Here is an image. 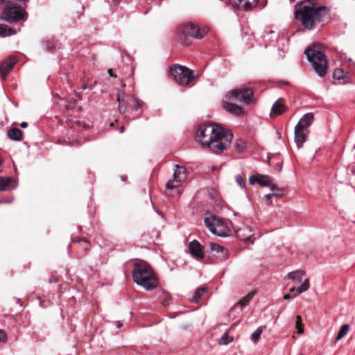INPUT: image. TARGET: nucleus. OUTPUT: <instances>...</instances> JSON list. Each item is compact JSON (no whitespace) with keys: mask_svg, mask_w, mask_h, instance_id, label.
Returning <instances> with one entry per match:
<instances>
[{"mask_svg":"<svg viewBox=\"0 0 355 355\" xmlns=\"http://www.w3.org/2000/svg\"><path fill=\"white\" fill-rule=\"evenodd\" d=\"M196 139L202 147L219 155L230 147L233 133L220 125L207 123L199 127Z\"/></svg>","mask_w":355,"mask_h":355,"instance_id":"1","label":"nucleus"},{"mask_svg":"<svg viewBox=\"0 0 355 355\" xmlns=\"http://www.w3.org/2000/svg\"><path fill=\"white\" fill-rule=\"evenodd\" d=\"M329 11V8L320 5L316 0H302L296 3L294 14L304 29L311 31L322 22Z\"/></svg>","mask_w":355,"mask_h":355,"instance_id":"2","label":"nucleus"},{"mask_svg":"<svg viewBox=\"0 0 355 355\" xmlns=\"http://www.w3.org/2000/svg\"><path fill=\"white\" fill-rule=\"evenodd\" d=\"M132 278L137 285L144 287L146 291H153L157 286V279L153 270L145 261L134 263Z\"/></svg>","mask_w":355,"mask_h":355,"instance_id":"3","label":"nucleus"},{"mask_svg":"<svg viewBox=\"0 0 355 355\" xmlns=\"http://www.w3.org/2000/svg\"><path fill=\"white\" fill-rule=\"evenodd\" d=\"M308 61L313 67L314 71L321 78L327 73L328 61L325 54L321 51L320 44H313L304 51Z\"/></svg>","mask_w":355,"mask_h":355,"instance_id":"4","label":"nucleus"},{"mask_svg":"<svg viewBox=\"0 0 355 355\" xmlns=\"http://www.w3.org/2000/svg\"><path fill=\"white\" fill-rule=\"evenodd\" d=\"M208 31L209 29L206 26H199L193 23L187 22L178 28L177 37L182 45L189 46L191 43L190 37L201 40L207 34Z\"/></svg>","mask_w":355,"mask_h":355,"instance_id":"5","label":"nucleus"},{"mask_svg":"<svg viewBox=\"0 0 355 355\" xmlns=\"http://www.w3.org/2000/svg\"><path fill=\"white\" fill-rule=\"evenodd\" d=\"M28 14L21 6L14 3L6 6L0 15V19L8 23L24 22Z\"/></svg>","mask_w":355,"mask_h":355,"instance_id":"6","label":"nucleus"},{"mask_svg":"<svg viewBox=\"0 0 355 355\" xmlns=\"http://www.w3.org/2000/svg\"><path fill=\"white\" fill-rule=\"evenodd\" d=\"M205 224L212 234L220 237L228 236V228L224 221L211 213L205 214Z\"/></svg>","mask_w":355,"mask_h":355,"instance_id":"7","label":"nucleus"},{"mask_svg":"<svg viewBox=\"0 0 355 355\" xmlns=\"http://www.w3.org/2000/svg\"><path fill=\"white\" fill-rule=\"evenodd\" d=\"M170 73L174 77L176 83L183 86L189 85L194 79L193 71L180 64L173 65L170 69Z\"/></svg>","mask_w":355,"mask_h":355,"instance_id":"8","label":"nucleus"},{"mask_svg":"<svg viewBox=\"0 0 355 355\" xmlns=\"http://www.w3.org/2000/svg\"><path fill=\"white\" fill-rule=\"evenodd\" d=\"M253 91L250 87H240L228 92L226 98L231 101H236L245 105L252 102Z\"/></svg>","mask_w":355,"mask_h":355,"instance_id":"9","label":"nucleus"},{"mask_svg":"<svg viewBox=\"0 0 355 355\" xmlns=\"http://www.w3.org/2000/svg\"><path fill=\"white\" fill-rule=\"evenodd\" d=\"M17 62V59L15 56H10L3 60L0 64V78L1 80H5L7 75L11 71Z\"/></svg>","mask_w":355,"mask_h":355,"instance_id":"10","label":"nucleus"},{"mask_svg":"<svg viewBox=\"0 0 355 355\" xmlns=\"http://www.w3.org/2000/svg\"><path fill=\"white\" fill-rule=\"evenodd\" d=\"M204 247L196 239L189 243V250L191 255L197 261H202L204 257Z\"/></svg>","mask_w":355,"mask_h":355,"instance_id":"11","label":"nucleus"},{"mask_svg":"<svg viewBox=\"0 0 355 355\" xmlns=\"http://www.w3.org/2000/svg\"><path fill=\"white\" fill-rule=\"evenodd\" d=\"M309 132L308 130H304L300 128H297V126L295 127V141L298 148H300L306 141Z\"/></svg>","mask_w":355,"mask_h":355,"instance_id":"12","label":"nucleus"},{"mask_svg":"<svg viewBox=\"0 0 355 355\" xmlns=\"http://www.w3.org/2000/svg\"><path fill=\"white\" fill-rule=\"evenodd\" d=\"M284 101V99L283 98H279L273 103L270 114V117L279 116L286 110Z\"/></svg>","mask_w":355,"mask_h":355,"instance_id":"13","label":"nucleus"},{"mask_svg":"<svg viewBox=\"0 0 355 355\" xmlns=\"http://www.w3.org/2000/svg\"><path fill=\"white\" fill-rule=\"evenodd\" d=\"M17 184L10 177H0V191L15 189Z\"/></svg>","mask_w":355,"mask_h":355,"instance_id":"14","label":"nucleus"},{"mask_svg":"<svg viewBox=\"0 0 355 355\" xmlns=\"http://www.w3.org/2000/svg\"><path fill=\"white\" fill-rule=\"evenodd\" d=\"M231 1L234 6L247 10L256 6L258 0H231Z\"/></svg>","mask_w":355,"mask_h":355,"instance_id":"15","label":"nucleus"},{"mask_svg":"<svg viewBox=\"0 0 355 355\" xmlns=\"http://www.w3.org/2000/svg\"><path fill=\"white\" fill-rule=\"evenodd\" d=\"M313 119L314 115L313 113H306L303 115L295 126H297V128H300L304 130H308L309 127L312 124Z\"/></svg>","mask_w":355,"mask_h":355,"instance_id":"16","label":"nucleus"},{"mask_svg":"<svg viewBox=\"0 0 355 355\" xmlns=\"http://www.w3.org/2000/svg\"><path fill=\"white\" fill-rule=\"evenodd\" d=\"M210 250L211 252H215L214 255L216 257L222 260H225L228 257L227 251L223 246L216 243H210Z\"/></svg>","mask_w":355,"mask_h":355,"instance_id":"17","label":"nucleus"},{"mask_svg":"<svg viewBox=\"0 0 355 355\" xmlns=\"http://www.w3.org/2000/svg\"><path fill=\"white\" fill-rule=\"evenodd\" d=\"M254 234H252V230L250 227L245 226L243 228H239L237 230V236L238 237L245 241H250L251 236Z\"/></svg>","mask_w":355,"mask_h":355,"instance_id":"18","label":"nucleus"},{"mask_svg":"<svg viewBox=\"0 0 355 355\" xmlns=\"http://www.w3.org/2000/svg\"><path fill=\"white\" fill-rule=\"evenodd\" d=\"M310 287L309 280L306 279L303 282V283L297 288H291L290 289V293L293 295V296H297V295L307 291Z\"/></svg>","mask_w":355,"mask_h":355,"instance_id":"19","label":"nucleus"},{"mask_svg":"<svg viewBox=\"0 0 355 355\" xmlns=\"http://www.w3.org/2000/svg\"><path fill=\"white\" fill-rule=\"evenodd\" d=\"M7 135L11 140L17 141L22 140L23 132L17 128H12L8 130Z\"/></svg>","mask_w":355,"mask_h":355,"instance_id":"20","label":"nucleus"},{"mask_svg":"<svg viewBox=\"0 0 355 355\" xmlns=\"http://www.w3.org/2000/svg\"><path fill=\"white\" fill-rule=\"evenodd\" d=\"M223 107L230 113L234 114L237 116H239L243 113L242 107L234 103H225Z\"/></svg>","mask_w":355,"mask_h":355,"instance_id":"21","label":"nucleus"},{"mask_svg":"<svg viewBox=\"0 0 355 355\" xmlns=\"http://www.w3.org/2000/svg\"><path fill=\"white\" fill-rule=\"evenodd\" d=\"M304 274L305 272L303 270H297L288 273L284 278L291 279L296 282H300L302 279Z\"/></svg>","mask_w":355,"mask_h":355,"instance_id":"22","label":"nucleus"},{"mask_svg":"<svg viewBox=\"0 0 355 355\" xmlns=\"http://www.w3.org/2000/svg\"><path fill=\"white\" fill-rule=\"evenodd\" d=\"M17 33V31L10 28L8 25L6 24H0V36L2 37H5L7 36H10L15 35Z\"/></svg>","mask_w":355,"mask_h":355,"instance_id":"23","label":"nucleus"},{"mask_svg":"<svg viewBox=\"0 0 355 355\" xmlns=\"http://www.w3.org/2000/svg\"><path fill=\"white\" fill-rule=\"evenodd\" d=\"M272 178L267 175L258 174V178H257V182L261 187H268L270 185Z\"/></svg>","mask_w":355,"mask_h":355,"instance_id":"24","label":"nucleus"},{"mask_svg":"<svg viewBox=\"0 0 355 355\" xmlns=\"http://www.w3.org/2000/svg\"><path fill=\"white\" fill-rule=\"evenodd\" d=\"M207 287H199L197 288L193 296L190 298V301L192 302H198L205 292H207Z\"/></svg>","mask_w":355,"mask_h":355,"instance_id":"25","label":"nucleus"},{"mask_svg":"<svg viewBox=\"0 0 355 355\" xmlns=\"http://www.w3.org/2000/svg\"><path fill=\"white\" fill-rule=\"evenodd\" d=\"M179 170H175L173 173V179L175 182H181L183 179L185 178L184 175V169L179 166V165L175 166Z\"/></svg>","mask_w":355,"mask_h":355,"instance_id":"26","label":"nucleus"},{"mask_svg":"<svg viewBox=\"0 0 355 355\" xmlns=\"http://www.w3.org/2000/svg\"><path fill=\"white\" fill-rule=\"evenodd\" d=\"M256 293V291H252L251 292H250L246 296H245L244 297H243L242 299H241L239 302L236 304V305H240L241 307H243L245 306H246L248 304V303L252 300V298L254 297V295H255Z\"/></svg>","mask_w":355,"mask_h":355,"instance_id":"27","label":"nucleus"},{"mask_svg":"<svg viewBox=\"0 0 355 355\" xmlns=\"http://www.w3.org/2000/svg\"><path fill=\"white\" fill-rule=\"evenodd\" d=\"M234 148L235 150L238 153H241L245 149L246 142L241 139H236V143L234 144Z\"/></svg>","mask_w":355,"mask_h":355,"instance_id":"28","label":"nucleus"},{"mask_svg":"<svg viewBox=\"0 0 355 355\" xmlns=\"http://www.w3.org/2000/svg\"><path fill=\"white\" fill-rule=\"evenodd\" d=\"M123 94H118L117 101L119 102V110L121 114H124L127 110V106L123 104L124 100L122 98Z\"/></svg>","mask_w":355,"mask_h":355,"instance_id":"29","label":"nucleus"},{"mask_svg":"<svg viewBox=\"0 0 355 355\" xmlns=\"http://www.w3.org/2000/svg\"><path fill=\"white\" fill-rule=\"evenodd\" d=\"M349 329V325L347 324H343L340 329L339 330V332L336 337V341L340 340L342 339L347 333L348 330Z\"/></svg>","mask_w":355,"mask_h":355,"instance_id":"30","label":"nucleus"},{"mask_svg":"<svg viewBox=\"0 0 355 355\" xmlns=\"http://www.w3.org/2000/svg\"><path fill=\"white\" fill-rule=\"evenodd\" d=\"M261 334H262V329L261 328H258L255 331H254L252 334V336H251L252 341L254 342V343H257Z\"/></svg>","mask_w":355,"mask_h":355,"instance_id":"31","label":"nucleus"},{"mask_svg":"<svg viewBox=\"0 0 355 355\" xmlns=\"http://www.w3.org/2000/svg\"><path fill=\"white\" fill-rule=\"evenodd\" d=\"M232 338L230 339L228 334L225 333L219 340V344L222 345H226L232 341Z\"/></svg>","mask_w":355,"mask_h":355,"instance_id":"32","label":"nucleus"},{"mask_svg":"<svg viewBox=\"0 0 355 355\" xmlns=\"http://www.w3.org/2000/svg\"><path fill=\"white\" fill-rule=\"evenodd\" d=\"M163 295H164V297L162 299V304L164 306H167L169 304V303L171 300V297L169 293H168L167 292H165V291L163 293Z\"/></svg>","mask_w":355,"mask_h":355,"instance_id":"33","label":"nucleus"},{"mask_svg":"<svg viewBox=\"0 0 355 355\" xmlns=\"http://www.w3.org/2000/svg\"><path fill=\"white\" fill-rule=\"evenodd\" d=\"M235 179H236V183L241 187V188H242L243 189H246V186L244 182L243 178L241 175H239V174L236 175L235 177Z\"/></svg>","mask_w":355,"mask_h":355,"instance_id":"34","label":"nucleus"},{"mask_svg":"<svg viewBox=\"0 0 355 355\" xmlns=\"http://www.w3.org/2000/svg\"><path fill=\"white\" fill-rule=\"evenodd\" d=\"M343 73L344 72L343 70L337 69L336 70H335L334 73V78L337 80H341L344 76Z\"/></svg>","mask_w":355,"mask_h":355,"instance_id":"35","label":"nucleus"},{"mask_svg":"<svg viewBox=\"0 0 355 355\" xmlns=\"http://www.w3.org/2000/svg\"><path fill=\"white\" fill-rule=\"evenodd\" d=\"M296 328L298 334L303 333V329L302 327V320L300 316L296 317Z\"/></svg>","mask_w":355,"mask_h":355,"instance_id":"36","label":"nucleus"},{"mask_svg":"<svg viewBox=\"0 0 355 355\" xmlns=\"http://www.w3.org/2000/svg\"><path fill=\"white\" fill-rule=\"evenodd\" d=\"M42 46H43V48L46 50H51L55 47L54 44L50 41H44L42 42Z\"/></svg>","mask_w":355,"mask_h":355,"instance_id":"37","label":"nucleus"},{"mask_svg":"<svg viewBox=\"0 0 355 355\" xmlns=\"http://www.w3.org/2000/svg\"><path fill=\"white\" fill-rule=\"evenodd\" d=\"M133 103L136 110L141 108L143 105V102L137 98H133Z\"/></svg>","mask_w":355,"mask_h":355,"instance_id":"38","label":"nucleus"},{"mask_svg":"<svg viewBox=\"0 0 355 355\" xmlns=\"http://www.w3.org/2000/svg\"><path fill=\"white\" fill-rule=\"evenodd\" d=\"M175 180H174V179L173 180H170L168 181L166 184V188L168 189H175L176 187H178V184H174V182Z\"/></svg>","mask_w":355,"mask_h":355,"instance_id":"39","label":"nucleus"},{"mask_svg":"<svg viewBox=\"0 0 355 355\" xmlns=\"http://www.w3.org/2000/svg\"><path fill=\"white\" fill-rule=\"evenodd\" d=\"M268 187H269L271 191H278L277 193H281V194L282 193V191L279 189L277 186L274 184H272V182H270V185L268 186Z\"/></svg>","mask_w":355,"mask_h":355,"instance_id":"40","label":"nucleus"},{"mask_svg":"<svg viewBox=\"0 0 355 355\" xmlns=\"http://www.w3.org/2000/svg\"><path fill=\"white\" fill-rule=\"evenodd\" d=\"M281 196V193H268V194L265 195V198H266V200L268 201V204L270 205V202H269V200L271 198L277 197V196Z\"/></svg>","mask_w":355,"mask_h":355,"instance_id":"41","label":"nucleus"},{"mask_svg":"<svg viewBox=\"0 0 355 355\" xmlns=\"http://www.w3.org/2000/svg\"><path fill=\"white\" fill-rule=\"evenodd\" d=\"M257 178H258V175H251L249 178V184L252 185L254 184L255 182H257Z\"/></svg>","mask_w":355,"mask_h":355,"instance_id":"42","label":"nucleus"},{"mask_svg":"<svg viewBox=\"0 0 355 355\" xmlns=\"http://www.w3.org/2000/svg\"><path fill=\"white\" fill-rule=\"evenodd\" d=\"M73 128L85 127V125L81 121H76L71 126Z\"/></svg>","mask_w":355,"mask_h":355,"instance_id":"43","label":"nucleus"},{"mask_svg":"<svg viewBox=\"0 0 355 355\" xmlns=\"http://www.w3.org/2000/svg\"><path fill=\"white\" fill-rule=\"evenodd\" d=\"M6 338V334L3 330H0V341H5Z\"/></svg>","mask_w":355,"mask_h":355,"instance_id":"44","label":"nucleus"},{"mask_svg":"<svg viewBox=\"0 0 355 355\" xmlns=\"http://www.w3.org/2000/svg\"><path fill=\"white\" fill-rule=\"evenodd\" d=\"M270 35H275L276 36V34L274 31H270V32H268L265 36V39L267 40H270L271 37Z\"/></svg>","mask_w":355,"mask_h":355,"instance_id":"45","label":"nucleus"},{"mask_svg":"<svg viewBox=\"0 0 355 355\" xmlns=\"http://www.w3.org/2000/svg\"><path fill=\"white\" fill-rule=\"evenodd\" d=\"M73 242H80V241H85V242H87V240L86 238H76V239H73L72 240Z\"/></svg>","mask_w":355,"mask_h":355,"instance_id":"46","label":"nucleus"},{"mask_svg":"<svg viewBox=\"0 0 355 355\" xmlns=\"http://www.w3.org/2000/svg\"><path fill=\"white\" fill-rule=\"evenodd\" d=\"M347 171H348L347 172L348 173H351L352 174H355V170H354V168L353 167L348 168H347Z\"/></svg>","mask_w":355,"mask_h":355,"instance_id":"47","label":"nucleus"},{"mask_svg":"<svg viewBox=\"0 0 355 355\" xmlns=\"http://www.w3.org/2000/svg\"><path fill=\"white\" fill-rule=\"evenodd\" d=\"M20 126L22 128H26L28 127V123L27 122H21L20 123Z\"/></svg>","mask_w":355,"mask_h":355,"instance_id":"48","label":"nucleus"},{"mask_svg":"<svg viewBox=\"0 0 355 355\" xmlns=\"http://www.w3.org/2000/svg\"><path fill=\"white\" fill-rule=\"evenodd\" d=\"M116 327L117 328L120 329V328L122 327L123 324L121 322H116Z\"/></svg>","mask_w":355,"mask_h":355,"instance_id":"49","label":"nucleus"},{"mask_svg":"<svg viewBox=\"0 0 355 355\" xmlns=\"http://www.w3.org/2000/svg\"><path fill=\"white\" fill-rule=\"evenodd\" d=\"M80 142L79 141H70L69 144L70 145H76V144H79Z\"/></svg>","mask_w":355,"mask_h":355,"instance_id":"50","label":"nucleus"},{"mask_svg":"<svg viewBox=\"0 0 355 355\" xmlns=\"http://www.w3.org/2000/svg\"><path fill=\"white\" fill-rule=\"evenodd\" d=\"M291 298V295L290 294H286L284 295V300H288V299H290Z\"/></svg>","mask_w":355,"mask_h":355,"instance_id":"51","label":"nucleus"},{"mask_svg":"<svg viewBox=\"0 0 355 355\" xmlns=\"http://www.w3.org/2000/svg\"><path fill=\"white\" fill-rule=\"evenodd\" d=\"M17 304H19L20 305V306H21H21H22V305H23V304H22V302H21V299H19V298H17Z\"/></svg>","mask_w":355,"mask_h":355,"instance_id":"52","label":"nucleus"},{"mask_svg":"<svg viewBox=\"0 0 355 355\" xmlns=\"http://www.w3.org/2000/svg\"><path fill=\"white\" fill-rule=\"evenodd\" d=\"M8 2V0H0V4L3 5Z\"/></svg>","mask_w":355,"mask_h":355,"instance_id":"53","label":"nucleus"},{"mask_svg":"<svg viewBox=\"0 0 355 355\" xmlns=\"http://www.w3.org/2000/svg\"><path fill=\"white\" fill-rule=\"evenodd\" d=\"M14 199L12 198L10 200H6V201H3V202H5V203H12L13 202Z\"/></svg>","mask_w":355,"mask_h":355,"instance_id":"54","label":"nucleus"},{"mask_svg":"<svg viewBox=\"0 0 355 355\" xmlns=\"http://www.w3.org/2000/svg\"><path fill=\"white\" fill-rule=\"evenodd\" d=\"M108 73L111 76H114L116 77V76H114L112 73V69H109L108 70Z\"/></svg>","mask_w":355,"mask_h":355,"instance_id":"55","label":"nucleus"},{"mask_svg":"<svg viewBox=\"0 0 355 355\" xmlns=\"http://www.w3.org/2000/svg\"><path fill=\"white\" fill-rule=\"evenodd\" d=\"M120 1L121 0H112L113 3H114L115 5H118L120 3Z\"/></svg>","mask_w":355,"mask_h":355,"instance_id":"56","label":"nucleus"},{"mask_svg":"<svg viewBox=\"0 0 355 355\" xmlns=\"http://www.w3.org/2000/svg\"><path fill=\"white\" fill-rule=\"evenodd\" d=\"M124 129H125L124 126H121L120 128V131H119L120 133H122L124 131Z\"/></svg>","mask_w":355,"mask_h":355,"instance_id":"57","label":"nucleus"},{"mask_svg":"<svg viewBox=\"0 0 355 355\" xmlns=\"http://www.w3.org/2000/svg\"><path fill=\"white\" fill-rule=\"evenodd\" d=\"M40 306H41L42 307H45V306H44V302H43V301H41V302H40Z\"/></svg>","mask_w":355,"mask_h":355,"instance_id":"58","label":"nucleus"},{"mask_svg":"<svg viewBox=\"0 0 355 355\" xmlns=\"http://www.w3.org/2000/svg\"><path fill=\"white\" fill-rule=\"evenodd\" d=\"M157 211V214H159V215H160L162 217H163V215H162L161 213H159V211Z\"/></svg>","mask_w":355,"mask_h":355,"instance_id":"59","label":"nucleus"},{"mask_svg":"<svg viewBox=\"0 0 355 355\" xmlns=\"http://www.w3.org/2000/svg\"><path fill=\"white\" fill-rule=\"evenodd\" d=\"M2 202H3V201H1V200H0V204H1V203H2Z\"/></svg>","mask_w":355,"mask_h":355,"instance_id":"60","label":"nucleus"},{"mask_svg":"<svg viewBox=\"0 0 355 355\" xmlns=\"http://www.w3.org/2000/svg\"><path fill=\"white\" fill-rule=\"evenodd\" d=\"M291 1H293L294 0H291Z\"/></svg>","mask_w":355,"mask_h":355,"instance_id":"61","label":"nucleus"},{"mask_svg":"<svg viewBox=\"0 0 355 355\" xmlns=\"http://www.w3.org/2000/svg\"><path fill=\"white\" fill-rule=\"evenodd\" d=\"M300 355H302V354H300Z\"/></svg>","mask_w":355,"mask_h":355,"instance_id":"62","label":"nucleus"}]
</instances>
